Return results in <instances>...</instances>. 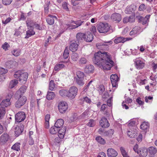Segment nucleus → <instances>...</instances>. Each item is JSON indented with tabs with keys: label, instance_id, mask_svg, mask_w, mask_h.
<instances>
[{
	"label": "nucleus",
	"instance_id": "nucleus-32",
	"mask_svg": "<svg viewBox=\"0 0 157 157\" xmlns=\"http://www.w3.org/2000/svg\"><path fill=\"white\" fill-rule=\"evenodd\" d=\"M147 150L145 147L141 148L140 150V154L143 157H146L147 155Z\"/></svg>",
	"mask_w": 157,
	"mask_h": 157
},
{
	"label": "nucleus",
	"instance_id": "nucleus-2",
	"mask_svg": "<svg viewBox=\"0 0 157 157\" xmlns=\"http://www.w3.org/2000/svg\"><path fill=\"white\" fill-rule=\"evenodd\" d=\"M15 78L19 79V80L22 84H25L27 80L28 74L26 72H23L19 70L16 71L14 75Z\"/></svg>",
	"mask_w": 157,
	"mask_h": 157
},
{
	"label": "nucleus",
	"instance_id": "nucleus-3",
	"mask_svg": "<svg viewBox=\"0 0 157 157\" xmlns=\"http://www.w3.org/2000/svg\"><path fill=\"white\" fill-rule=\"evenodd\" d=\"M97 29L101 33H106L110 30V26L107 23H100L98 25Z\"/></svg>",
	"mask_w": 157,
	"mask_h": 157
},
{
	"label": "nucleus",
	"instance_id": "nucleus-52",
	"mask_svg": "<svg viewBox=\"0 0 157 157\" xmlns=\"http://www.w3.org/2000/svg\"><path fill=\"white\" fill-rule=\"evenodd\" d=\"M51 38L50 36H49V37L44 41V46L45 47L47 48V46L51 44Z\"/></svg>",
	"mask_w": 157,
	"mask_h": 157
},
{
	"label": "nucleus",
	"instance_id": "nucleus-46",
	"mask_svg": "<svg viewBox=\"0 0 157 157\" xmlns=\"http://www.w3.org/2000/svg\"><path fill=\"white\" fill-rule=\"evenodd\" d=\"M59 93L60 95L62 96H67L68 97V90H61L59 91Z\"/></svg>",
	"mask_w": 157,
	"mask_h": 157
},
{
	"label": "nucleus",
	"instance_id": "nucleus-35",
	"mask_svg": "<svg viewBox=\"0 0 157 157\" xmlns=\"http://www.w3.org/2000/svg\"><path fill=\"white\" fill-rule=\"evenodd\" d=\"M93 82L92 80L90 81L89 83L85 86L83 88V91L84 92H86L89 89H90L93 86V85L92 84V82Z\"/></svg>",
	"mask_w": 157,
	"mask_h": 157
},
{
	"label": "nucleus",
	"instance_id": "nucleus-11",
	"mask_svg": "<svg viewBox=\"0 0 157 157\" xmlns=\"http://www.w3.org/2000/svg\"><path fill=\"white\" fill-rule=\"evenodd\" d=\"M99 123L100 126L104 128L108 127L109 124L107 118L105 117H103L100 120Z\"/></svg>",
	"mask_w": 157,
	"mask_h": 157
},
{
	"label": "nucleus",
	"instance_id": "nucleus-22",
	"mask_svg": "<svg viewBox=\"0 0 157 157\" xmlns=\"http://www.w3.org/2000/svg\"><path fill=\"white\" fill-rule=\"evenodd\" d=\"M84 33H79L76 35V39L75 41V42L79 43L81 42L83 40H84Z\"/></svg>",
	"mask_w": 157,
	"mask_h": 157
},
{
	"label": "nucleus",
	"instance_id": "nucleus-48",
	"mask_svg": "<svg viewBox=\"0 0 157 157\" xmlns=\"http://www.w3.org/2000/svg\"><path fill=\"white\" fill-rule=\"evenodd\" d=\"M127 134L128 136L131 138H135L136 135L135 132L130 130L128 131Z\"/></svg>",
	"mask_w": 157,
	"mask_h": 157
},
{
	"label": "nucleus",
	"instance_id": "nucleus-57",
	"mask_svg": "<svg viewBox=\"0 0 157 157\" xmlns=\"http://www.w3.org/2000/svg\"><path fill=\"white\" fill-rule=\"evenodd\" d=\"M12 1V0H2V3L3 4L7 6L9 5Z\"/></svg>",
	"mask_w": 157,
	"mask_h": 157
},
{
	"label": "nucleus",
	"instance_id": "nucleus-53",
	"mask_svg": "<svg viewBox=\"0 0 157 157\" xmlns=\"http://www.w3.org/2000/svg\"><path fill=\"white\" fill-rule=\"evenodd\" d=\"M76 75L77 77H75V78H81L84 79V74L83 72L81 71H78L77 72Z\"/></svg>",
	"mask_w": 157,
	"mask_h": 157
},
{
	"label": "nucleus",
	"instance_id": "nucleus-49",
	"mask_svg": "<svg viewBox=\"0 0 157 157\" xmlns=\"http://www.w3.org/2000/svg\"><path fill=\"white\" fill-rule=\"evenodd\" d=\"M6 113V109L2 107L0 108V119H2Z\"/></svg>",
	"mask_w": 157,
	"mask_h": 157
},
{
	"label": "nucleus",
	"instance_id": "nucleus-18",
	"mask_svg": "<svg viewBox=\"0 0 157 157\" xmlns=\"http://www.w3.org/2000/svg\"><path fill=\"white\" fill-rule=\"evenodd\" d=\"M106 43L108 44L109 45H111L112 44L113 42L111 40L108 41H104L103 42H101L99 44H97L96 45V46L99 49H102L104 46H108V45L106 44Z\"/></svg>",
	"mask_w": 157,
	"mask_h": 157
},
{
	"label": "nucleus",
	"instance_id": "nucleus-38",
	"mask_svg": "<svg viewBox=\"0 0 157 157\" xmlns=\"http://www.w3.org/2000/svg\"><path fill=\"white\" fill-rule=\"evenodd\" d=\"M124 38L122 36L116 38L114 40V42L116 44H118L119 43H124L125 42Z\"/></svg>",
	"mask_w": 157,
	"mask_h": 157
},
{
	"label": "nucleus",
	"instance_id": "nucleus-9",
	"mask_svg": "<svg viewBox=\"0 0 157 157\" xmlns=\"http://www.w3.org/2000/svg\"><path fill=\"white\" fill-rule=\"evenodd\" d=\"M10 136L6 133H3L0 137V144L1 145L5 144L8 141Z\"/></svg>",
	"mask_w": 157,
	"mask_h": 157
},
{
	"label": "nucleus",
	"instance_id": "nucleus-28",
	"mask_svg": "<svg viewBox=\"0 0 157 157\" xmlns=\"http://www.w3.org/2000/svg\"><path fill=\"white\" fill-rule=\"evenodd\" d=\"M64 124V121L62 119H58L56 122L54 126L58 128H61Z\"/></svg>",
	"mask_w": 157,
	"mask_h": 157
},
{
	"label": "nucleus",
	"instance_id": "nucleus-17",
	"mask_svg": "<svg viewBox=\"0 0 157 157\" xmlns=\"http://www.w3.org/2000/svg\"><path fill=\"white\" fill-rule=\"evenodd\" d=\"M11 102L9 99H4L1 102L0 104L1 107L5 108L11 105Z\"/></svg>",
	"mask_w": 157,
	"mask_h": 157
},
{
	"label": "nucleus",
	"instance_id": "nucleus-51",
	"mask_svg": "<svg viewBox=\"0 0 157 157\" xmlns=\"http://www.w3.org/2000/svg\"><path fill=\"white\" fill-rule=\"evenodd\" d=\"M71 59L74 61H77L78 58V55L76 52L73 53L71 56Z\"/></svg>",
	"mask_w": 157,
	"mask_h": 157
},
{
	"label": "nucleus",
	"instance_id": "nucleus-26",
	"mask_svg": "<svg viewBox=\"0 0 157 157\" xmlns=\"http://www.w3.org/2000/svg\"><path fill=\"white\" fill-rule=\"evenodd\" d=\"M136 67L138 69H142L144 66V63L143 61L136 59L135 61Z\"/></svg>",
	"mask_w": 157,
	"mask_h": 157
},
{
	"label": "nucleus",
	"instance_id": "nucleus-29",
	"mask_svg": "<svg viewBox=\"0 0 157 157\" xmlns=\"http://www.w3.org/2000/svg\"><path fill=\"white\" fill-rule=\"evenodd\" d=\"M66 130V127H62L60 129L59 128L58 131V136H60L61 138H63Z\"/></svg>",
	"mask_w": 157,
	"mask_h": 157
},
{
	"label": "nucleus",
	"instance_id": "nucleus-64",
	"mask_svg": "<svg viewBox=\"0 0 157 157\" xmlns=\"http://www.w3.org/2000/svg\"><path fill=\"white\" fill-rule=\"evenodd\" d=\"M10 47L9 45L6 42H5L4 44L2 45V48L5 50L7 49L8 48Z\"/></svg>",
	"mask_w": 157,
	"mask_h": 157
},
{
	"label": "nucleus",
	"instance_id": "nucleus-33",
	"mask_svg": "<svg viewBox=\"0 0 157 157\" xmlns=\"http://www.w3.org/2000/svg\"><path fill=\"white\" fill-rule=\"evenodd\" d=\"M88 62L87 59L84 57L81 58L78 62V63L80 66H83L86 64Z\"/></svg>",
	"mask_w": 157,
	"mask_h": 157
},
{
	"label": "nucleus",
	"instance_id": "nucleus-55",
	"mask_svg": "<svg viewBox=\"0 0 157 157\" xmlns=\"http://www.w3.org/2000/svg\"><path fill=\"white\" fill-rule=\"evenodd\" d=\"M12 54L15 56H17L20 55V52L18 50L16 49H14L11 52Z\"/></svg>",
	"mask_w": 157,
	"mask_h": 157
},
{
	"label": "nucleus",
	"instance_id": "nucleus-63",
	"mask_svg": "<svg viewBox=\"0 0 157 157\" xmlns=\"http://www.w3.org/2000/svg\"><path fill=\"white\" fill-rule=\"evenodd\" d=\"M83 101L88 104H90L91 101L90 98L87 97H86L83 98Z\"/></svg>",
	"mask_w": 157,
	"mask_h": 157
},
{
	"label": "nucleus",
	"instance_id": "nucleus-31",
	"mask_svg": "<svg viewBox=\"0 0 157 157\" xmlns=\"http://www.w3.org/2000/svg\"><path fill=\"white\" fill-rule=\"evenodd\" d=\"M71 23L75 24L77 28L81 25L84 24L85 22L82 20H79L76 21H71Z\"/></svg>",
	"mask_w": 157,
	"mask_h": 157
},
{
	"label": "nucleus",
	"instance_id": "nucleus-13",
	"mask_svg": "<svg viewBox=\"0 0 157 157\" xmlns=\"http://www.w3.org/2000/svg\"><path fill=\"white\" fill-rule=\"evenodd\" d=\"M27 87L25 85L22 86L16 92L15 95L17 96H23V95L26 92Z\"/></svg>",
	"mask_w": 157,
	"mask_h": 157
},
{
	"label": "nucleus",
	"instance_id": "nucleus-1",
	"mask_svg": "<svg viewBox=\"0 0 157 157\" xmlns=\"http://www.w3.org/2000/svg\"><path fill=\"white\" fill-rule=\"evenodd\" d=\"M93 60L95 64L104 70H109L113 65L114 62L111 59V56L106 52L102 53L99 51L96 52Z\"/></svg>",
	"mask_w": 157,
	"mask_h": 157
},
{
	"label": "nucleus",
	"instance_id": "nucleus-7",
	"mask_svg": "<svg viewBox=\"0 0 157 157\" xmlns=\"http://www.w3.org/2000/svg\"><path fill=\"white\" fill-rule=\"evenodd\" d=\"M15 122H21L25 119V114L23 112H19L15 115Z\"/></svg>",
	"mask_w": 157,
	"mask_h": 157
},
{
	"label": "nucleus",
	"instance_id": "nucleus-19",
	"mask_svg": "<svg viewBox=\"0 0 157 157\" xmlns=\"http://www.w3.org/2000/svg\"><path fill=\"white\" fill-rule=\"evenodd\" d=\"M111 19L114 21L120 22L121 19V14L119 13H114L111 16Z\"/></svg>",
	"mask_w": 157,
	"mask_h": 157
},
{
	"label": "nucleus",
	"instance_id": "nucleus-41",
	"mask_svg": "<svg viewBox=\"0 0 157 157\" xmlns=\"http://www.w3.org/2000/svg\"><path fill=\"white\" fill-rule=\"evenodd\" d=\"M59 129V128H58L55 126L52 127L50 129V132L52 134H56L58 132Z\"/></svg>",
	"mask_w": 157,
	"mask_h": 157
},
{
	"label": "nucleus",
	"instance_id": "nucleus-37",
	"mask_svg": "<svg viewBox=\"0 0 157 157\" xmlns=\"http://www.w3.org/2000/svg\"><path fill=\"white\" fill-rule=\"evenodd\" d=\"M21 144L19 143H16L13 145L11 147V149L16 151H19L20 150V145Z\"/></svg>",
	"mask_w": 157,
	"mask_h": 157
},
{
	"label": "nucleus",
	"instance_id": "nucleus-20",
	"mask_svg": "<svg viewBox=\"0 0 157 157\" xmlns=\"http://www.w3.org/2000/svg\"><path fill=\"white\" fill-rule=\"evenodd\" d=\"M93 35L90 32H88L86 34H84V40L86 41L90 42L93 39Z\"/></svg>",
	"mask_w": 157,
	"mask_h": 157
},
{
	"label": "nucleus",
	"instance_id": "nucleus-58",
	"mask_svg": "<svg viewBox=\"0 0 157 157\" xmlns=\"http://www.w3.org/2000/svg\"><path fill=\"white\" fill-rule=\"evenodd\" d=\"M88 126L91 127H93L95 125V122L94 120H90L88 122L87 124Z\"/></svg>",
	"mask_w": 157,
	"mask_h": 157
},
{
	"label": "nucleus",
	"instance_id": "nucleus-14",
	"mask_svg": "<svg viewBox=\"0 0 157 157\" xmlns=\"http://www.w3.org/2000/svg\"><path fill=\"white\" fill-rule=\"evenodd\" d=\"M56 17L55 15H49L46 19L48 23L50 25H52L54 23L55 19L57 20Z\"/></svg>",
	"mask_w": 157,
	"mask_h": 157
},
{
	"label": "nucleus",
	"instance_id": "nucleus-50",
	"mask_svg": "<svg viewBox=\"0 0 157 157\" xmlns=\"http://www.w3.org/2000/svg\"><path fill=\"white\" fill-rule=\"evenodd\" d=\"M120 150L123 157H129L128 155V153L125 151L124 148L121 147L120 148Z\"/></svg>",
	"mask_w": 157,
	"mask_h": 157
},
{
	"label": "nucleus",
	"instance_id": "nucleus-21",
	"mask_svg": "<svg viewBox=\"0 0 157 157\" xmlns=\"http://www.w3.org/2000/svg\"><path fill=\"white\" fill-rule=\"evenodd\" d=\"M147 150L148 152L151 157H154L157 151L156 148L152 146L149 147Z\"/></svg>",
	"mask_w": 157,
	"mask_h": 157
},
{
	"label": "nucleus",
	"instance_id": "nucleus-27",
	"mask_svg": "<svg viewBox=\"0 0 157 157\" xmlns=\"http://www.w3.org/2000/svg\"><path fill=\"white\" fill-rule=\"evenodd\" d=\"M77 42L71 43L70 46V50L72 52L76 51L78 49V44Z\"/></svg>",
	"mask_w": 157,
	"mask_h": 157
},
{
	"label": "nucleus",
	"instance_id": "nucleus-60",
	"mask_svg": "<svg viewBox=\"0 0 157 157\" xmlns=\"http://www.w3.org/2000/svg\"><path fill=\"white\" fill-rule=\"evenodd\" d=\"M146 9V7L144 4H141L139 8V10L140 11H144Z\"/></svg>",
	"mask_w": 157,
	"mask_h": 157
},
{
	"label": "nucleus",
	"instance_id": "nucleus-47",
	"mask_svg": "<svg viewBox=\"0 0 157 157\" xmlns=\"http://www.w3.org/2000/svg\"><path fill=\"white\" fill-rule=\"evenodd\" d=\"M55 85L53 80H51L49 83V89L51 91H53L55 89Z\"/></svg>",
	"mask_w": 157,
	"mask_h": 157
},
{
	"label": "nucleus",
	"instance_id": "nucleus-12",
	"mask_svg": "<svg viewBox=\"0 0 157 157\" xmlns=\"http://www.w3.org/2000/svg\"><path fill=\"white\" fill-rule=\"evenodd\" d=\"M119 79L117 75L116 74H112L111 75L110 79L113 87H115L117 85Z\"/></svg>",
	"mask_w": 157,
	"mask_h": 157
},
{
	"label": "nucleus",
	"instance_id": "nucleus-43",
	"mask_svg": "<svg viewBox=\"0 0 157 157\" xmlns=\"http://www.w3.org/2000/svg\"><path fill=\"white\" fill-rule=\"evenodd\" d=\"M96 141L101 144H104L105 143V140L101 136L97 137L95 139Z\"/></svg>",
	"mask_w": 157,
	"mask_h": 157
},
{
	"label": "nucleus",
	"instance_id": "nucleus-56",
	"mask_svg": "<svg viewBox=\"0 0 157 157\" xmlns=\"http://www.w3.org/2000/svg\"><path fill=\"white\" fill-rule=\"evenodd\" d=\"M50 4V2H47L44 6V11L48 13L49 11V6Z\"/></svg>",
	"mask_w": 157,
	"mask_h": 157
},
{
	"label": "nucleus",
	"instance_id": "nucleus-40",
	"mask_svg": "<svg viewBox=\"0 0 157 157\" xmlns=\"http://www.w3.org/2000/svg\"><path fill=\"white\" fill-rule=\"evenodd\" d=\"M65 65L62 63H58L55 65L54 67V70L55 71H58L62 68L64 67Z\"/></svg>",
	"mask_w": 157,
	"mask_h": 157
},
{
	"label": "nucleus",
	"instance_id": "nucleus-34",
	"mask_svg": "<svg viewBox=\"0 0 157 157\" xmlns=\"http://www.w3.org/2000/svg\"><path fill=\"white\" fill-rule=\"evenodd\" d=\"M55 96V94L53 92L48 91L46 96V98L48 100H50L54 99Z\"/></svg>",
	"mask_w": 157,
	"mask_h": 157
},
{
	"label": "nucleus",
	"instance_id": "nucleus-5",
	"mask_svg": "<svg viewBox=\"0 0 157 157\" xmlns=\"http://www.w3.org/2000/svg\"><path fill=\"white\" fill-rule=\"evenodd\" d=\"M78 90L77 88L75 86L71 87L69 90H68V97L70 99H74L78 93Z\"/></svg>",
	"mask_w": 157,
	"mask_h": 157
},
{
	"label": "nucleus",
	"instance_id": "nucleus-15",
	"mask_svg": "<svg viewBox=\"0 0 157 157\" xmlns=\"http://www.w3.org/2000/svg\"><path fill=\"white\" fill-rule=\"evenodd\" d=\"M5 65L7 68H11L16 67L17 65V63L15 61L9 60L6 63Z\"/></svg>",
	"mask_w": 157,
	"mask_h": 157
},
{
	"label": "nucleus",
	"instance_id": "nucleus-54",
	"mask_svg": "<svg viewBox=\"0 0 157 157\" xmlns=\"http://www.w3.org/2000/svg\"><path fill=\"white\" fill-rule=\"evenodd\" d=\"M69 52L68 49L66 48L64 50V52L63 54V58L66 59H67L69 56Z\"/></svg>",
	"mask_w": 157,
	"mask_h": 157
},
{
	"label": "nucleus",
	"instance_id": "nucleus-16",
	"mask_svg": "<svg viewBox=\"0 0 157 157\" xmlns=\"http://www.w3.org/2000/svg\"><path fill=\"white\" fill-rule=\"evenodd\" d=\"M117 152L113 148H109L107 151V155L109 157H116L117 155Z\"/></svg>",
	"mask_w": 157,
	"mask_h": 157
},
{
	"label": "nucleus",
	"instance_id": "nucleus-4",
	"mask_svg": "<svg viewBox=\"0 0 157 157\" xmlns=\"http://www.w3.org/2000/svg\"><path fill=\"white\" fill-rule=\"evenodd\" d=\"M19 98L15 104V107L17 108H20L23 106L27 100V98L25 96H19Z\"/></svg>",
	"mask_w": 157,
	"mask_h": 157
},
{
	"label": "nucleus",
	"instance_id": "nucleus-24",
	"mask_svg": "<svg viewBox=\"0 0 157 157\" xmlns=\"http://www.w3.org/2000/svg\"><path fill=\"white\" fill-rule=\"evenodd\" d=\"M28 30L26 32V36L25 38H28L35 34V32L33 30L34 28H27Z\"/></svg>",
	"mask_w": 157,
	"mask_h": 157
},
{
	"label": "nucleus",
	"instance_id": "nucleus-62",
	"mask_svg": "<svg viewBox=\"0 0 157 157\" xmlns=\"http://www.w3.org/2000/svg\"><path fill=\"white\" fill-rule=\"evenodd\" d=\"M8 72V70L7 69H6L3 68L1 67L0 68V75H2L7 73Z\"/></svg>",
	"mask_w": 157,
	"mask_h": 157
},
{
	"label": "nucleus",
	"instance_id": "nucleus-30",
	"mask_svg": "<svg viewBox=\"0 0 157 157\" xmlns=\"http://www.w3.org/2000/svg\"><path fill=\"white\" fill-rule=\"evenodd\" d=\"M35 22L31 19H27L26 21V24L27 28H34V26L35 24Z\"/></svg>",
	"mask_w": 157,
	"mask_h": 157
},
{
	"label": "nucleus",
	"instance_id": "nucleus-36",
	"mask_svg": "<svg viewBox=\"0 0 157 157\" xmlns=\"http://www.w3.org/2000/svg\"><path fill=\"white\" fill-rule=\"evenodd\" d=\"M18 80L16 79L11 80L9 83V87L12 89L18 83Z\"/></svg>",
	"mask_w": 157,
	"mask_h": 157
},
{
	"label": "nucleus",
	"instance_id": "nucleus-39",
	"mask_svg": "<svg viewBox=\"0 0 157 157\" xmlns=\"http://www.w3.org/2000/svg\"><path fill=\"white\" fill-rule=\"evenodd\" d=\"M64 27H65V29H66V30H67L68 29H72L77 28V26L76 25H74L71 24H65L64 25Z\"/></svg>",
	"mask_w": 157,
	"mask_h": 157
},
{
	"label": "nucleus",
	"instance_id": "nucleus-10",
	"mask_svg": "<svg viewBox=\"0 0 157 157\" xmlns=\"http://www.w3.org/2000/svg\"><path fill=\"white\" fill-rule=\"evenodd\" d=\"M150 16V15H146L144 17L142 16H137L136 17L139 22L141 23L143 25H145L148 23Z\"/></svg>",
	"mask_w": 157,
	"mask_h": 157
},
{
	"label": "nucleus",
	"instance_id": "nucleus-45",
	"mask_svg": "<svg viewBox=\"0 0 157 157\" xmlns=\"http://www.w3.org/2000/svg\"><path fill=\"white\" fill-rule=\"evenodd\" d=\"M76 83L79 86H82L84 84V82L83 81L84 79L80 78H75Z\"/></svg>",
	"mask_w": 157,
	"mask_h": 157
},
{
	"label": "nucleus",
	"instance_id": "nucleus-61",
	"mask_svg": "<svg viewBox=\"0 0 157 157\" xmlns=\"http://www.w3.org/2000/svg\"><path fill=\"white\" fill-rule=\"evenodd\" d=\"M98 90L100 94H102L105 90V88L103 85H101L98 87Z\"/></svg>",
	"mask_w": 157,
	"mask_h": 157
},
{
	"label": "nucleus",
	"instance_id": "nucleus-8",
	"mask_svg": "<svg viewBox=\"0 0 157 157\" xmlns=\"http://www.w3.org/2000/svg\"><path fill=\"white\" fill-rule=\"evenodd\" d=\"M24 125L22 124H19L15 128V135L17 137L20 135L23 132Z\"/></svg>",
	"mask_w": 157,
	"mask_h": 157
},
{
	"label": "nucleus",
	"instance_id": "nucleus-23",
	"mask_svg": "<svg viewBox=\"0 0 157 157\" xmlns=\"http://www.w3.org/2000/svg\"><path fill=\"white\" fill-rule=\"evenodd\" d=\"M140 29L139 27H135L130 32V35L131 36H135L136 35L139 34L140 32Z\"/></svg>",
	"mask_w": 157,
	"mask_h": 157
},
{
	"label": "nucleus",
	"instance_id": "nucleus-6",
	"mask_svg": "<svg viewBox=\"0 0 157 157\" xmlns=\"http://www.w3.org/2000/svg\"><path fill=\"white\" fill-rule=\"evenodd\" d=\"M68 108L67 104L66 102L62 101L60 102L58 104V109L61 113H65Z\"/></svg>",
	"mask_w": 157,
	"mask_h": 157
},
{
	"label": "nucleus",
	"instance_id": "nucleus-25",
	"mask_svg": "<svg viewBox=\"0 0 157 157\" xmlns=\"http://www.w3.org/2000/svg\"><path fill=\"white\" fill-rule=\"evenodd\" d=\"M94 70V66L91 65H86L84 68V71L86 73H93Z\"/></svg>",
	"mask_w": 157,
	"mask_h": 157
},
{
	"label": "nucleus",
	"instance_id": "nucleus-42",
	"mask_svg": "<svg viewBox=\"0 0 157 157\" xmlns=\"http://www.w3.org/2000/svg\"><path fill=\"white\" fill-rule=\"evenodd\" d=\"M114 130L113 129H111L108 131H105L104 133V135L105 136L111 137L113 134Z\"/></svg>",
	"mask_w": 157,
	"mask_h": 157
},
{
	"label": "nucleus",
	"instance_id": "nucleus-44",
	"mask_svg": "<svg viewBox=\"0 0 157 157\" xmlns=\"http://www.w3.org/2000/svg\"><path fill=\"white\" fill-rule=\"evenodd\" d=\"M140 128L144 131L146 130L149 128L148 124V123L144 122L140 125Z\"/></svg>",
	"mask_w": 157,
	"mask_h": 157
},
{
	"label": "nucleus",
	"instance_id": "nucleus-59",
	"mask_svg": "<svg viewBox=\"0 0 157 157\" xmlns=\"http://www.w3.org/2000/svg\"><path fill=\"white\" fill-rule=\"evenodd\" d=\"M63 138H61L60 136H59L55 138L54 140V142L56 144H59L61 141V139Z\"/></svg>",
	"mask_w": 157,
	"mask_h": 157
}]
</instances>
